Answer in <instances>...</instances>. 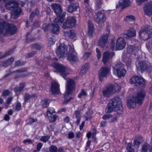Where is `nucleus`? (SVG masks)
Masks as SVG:
<instances>
[{
	"label": "nucleus",
	"instance_id": "nucleus-22",
	"mask_svg": "<svg viewBox=\"0 0 152 152\" xmlns=\"http://www.w3.org/2000/svg\"><path fill=\"white\" fill-rule=\"evenodd\" d=\"M51 7L56 15H58L62 12V10L61 6L57 4H52Z\"/></svg>",
	"mask_w": 152,
	"mask_h": 152
},
{
	"label": "nucleus",
	"instance_id": "nucleus-12",
	"mask_svg": "<svg viewBox=\"0 0 152 152\" xmlns=\"http://www.w3.org/2000/svg\"><path fill=\"white\" fill-rule=\"evenodd\" d=\"M126 42L123 38L122 37L118 38L116 42V50H122L124 48Z\"/></svg>",
	"mask_w": 152,
	"mask_h": 152
},
{
	"label": "nucleus",
	"instance_id": "nucleus-56",
	"mask_svg": "<svg viewBox=\"0 0 152 152\" xmlns=\"http://www.w3.org/2000/svg\"><path fill=\"white\" fill-rule=\"evenodd\" d=\"M75 53V50L74 48V47L73 45L69 46V51L68 53L69 54H74Z\"/></svg>",
	"mask_w": 152,
	"mask_h": 152
},
{
	"label": "nucleus",
	"instance_id": "nucleus-45",
	"mask_svg": "<svg viewBox=\"0 0 152 152\" xmlns=\"http://www.w3.org/2000/svg\"><path fill=\"white\" fill-rule=\"evenodd\" d=\"M127 152H134V149L132 147V144L129 143L126 147Z\"/></svg>",
	"mask_w": 152,
	"mask_h": 152
},
{
	"label": "nucleus",
	"instance_id": "nucleus-58",
	"mask_svg": "<svg viewBox=\"0 0 152 152\" xmlns=\"http://www.w3.org/2000/svg\"><path fill=\"white\" fill-rule=\"evenodd\" d=\"M125 62L126 65L128 66H129L131 65L132 63V59L130 58H128L125 60Z\"/></svg>",
	"mask_w": 152,
	"mask_h": 152
},
{
	"label": "nucleus",
	"instance_id": "nucleus-20",
	"mask_svg": "<svg viewBox=\"0 0 152 152\" xmlns=\"http://www.w3.org/2000/svg\"><path fill=\"white\" fill-rule=\"evenodd\" d=\"M140 49V48L137 46L129 45L128 46L127 51L130 54H135Z\"/></svg>",
	"mask_w": 152,
	"mask_h": 152
},
{
	"label": "nucleus",
	"instance_id": "nucleus-44",
	"mask_svg": "<svg viewBox=\"0 0 152 152\" xmlns=\"http://www.w3.org/2000/svg\"><path fill=\"white\" fill-rule=\"evenodd\" d=\"M50 138V136L49 135L44 136L41 137L40 140L44 142H46L49 138Z\"/></svg>",
	"mask_w": 152,
	"mask_h": 152
},
{
	"label": "nucleus",
	"instance_id": "nucleus-25",
	"mask_svg": "<svg viewBox=\"0 0 152 152\" xmlns=\"http://www.w3.org/2000/svg\"><path fill=\"white\" fill-rule=\"evenodd\" d=\"M78 7L77 3H72L68 6L66 10L69 12H72L76 10Z\"/></svg>",
	"mask_w": 152,
	"mask_h": 152
},
{
	"label": "nucleus",
	"instance_id": "nucleus-59",
	"mask_svg": "<svg viewBox=\"0 0 152 152\" xmlns=\"http://www.w3.org/2000/svg\"><path fill=\"white\" fill-rule=\"evenodd\" d=\"M102 4V2L101 0H97L96 1V7L98 9L99 8Z\"/></svg>",
	"mask_w": 152,
	"mask_h": 152
},
{
	"label": "nucleus",
	"instance_id": "nucleus-28",
	"mask_svg": "<svg viewBox=\"0 0 152 152\" xmlns=\"http://www.w3.org/2000/svg\"><path fill=\"white\" fill-rule=\"evenodd\" d=\"M136 103H137V102L133 97L127 101V106L130 108L134 107L136 106Z\"/></svg>",
	"mask_w": 152,
	"mask_h": 152
},
{
	"label": "nucleus",
	"instance_id": "nucleus-36",
	"mask_svg": "<svg viewBox=\"0 0 152 152\" xmlns=\"http://www.w3.org/2000/svg\"><path fill=\"white\" fill-rule=\"evenodd\" d=\"M75 114L74 116L77 119L76 122V124L77 125H78L80 123L81 119L80 112V111L77 110L75 111Z\"/></svg>",
	"mask_w": 152,
	"mask_h": 152
},
{
	"label": "nucleus",
	"instance_id": "nucleus-51",
	"mask_svg": "<svg viewBox=\"0 0 152 152\" xmlns=\"http://www.w3.org/2000/svg\"><path fill=\"white\" fill-rule=\"evenodd\" d=\"M112 117V115L111 114H106L103 115L102 118L104 120H106L111 118Z\"/></svg>",
	"mask_w": 152,
	"mask_h": 152
},
{
	"label": "nucleus",
	"instance_id": "nucleus-14",
	"mask_svg": "<svg viewBox=\"0 0 152 152\" xmlns=\"http://www.w3.org/2000/svg\"><path fill=\"white\" fill-rule=\"evenodd\" d=\"M96 15V17L95 18L96 22L99 24L103 23L106 19L104 13L99 11L97 12Z\"/></svg>",
	"mask_w": 152,
	"mask_h": 152
},
{
	"label": "nucleus",
	"instance_id": "nucleus-9",
	"mask_svg": "<svg viewBox=\"0 0 152 152\" xmlns=\"http://www.w3.org/2000/svg\"><path fill=\"white\" fill-rule=\"evenodd\" d=\"M145 96V91L142 89L138 91L133 97L137 102V103L139 105H140L142 103Z\"/></svg>",
	"mask_w": 152,
	"mask_h": 152
},
{
	"label": "nucleus",
	"instance_id": "nucleus-7",
	"mask_svg": "<svg viewBox=\"0 0 152 152\" xmlns=\"http://www.w3.org/2000/svg\"><path fill=\"white\" fill-rule=\"evenodd\" d=\"M76 23V20L74 16H69L66 19V21L62 26L64 29L72 28Z\"/></svg>",
	"mask_w": 152,
	"mask_h": 152
},
{
	"label": "nucleus",
	"instance_id": "nucleus-46",
	"mask_svg": "<svg viewBox=\"0 0 152 152\" xmlns=\"http://www.w3.org/2000/svg\"><path fill=\"white\" fill-rule=\"evenodd\" d=\"M55 113V110L52 107H50L49 108L47 112V116H50L49 115L51 116V114H53V113Z\"/></svg>",
	"mask_w": 152,
	"mask_h": 152
},
{
	"label": "nucleus",
	"instance_id": "nucleus-61",
	"mask_svg": "<svg viewBox=\"0 0 152 152\" xmlns=\"http://www.w3.org/2000/svg\"><path fill=\"white\" fill-rule=\"evenodd\" d=\"M40 24V22L38 20H36L33 23V26L37 28L39 26Z\"/></svg>",
	"mask_w": 152,
	"mask_h": 152
},
{
	"label": "nucleus",
	"instance_id": "nucleus-32",
	"mask_svg": "<svg viewBox=\"0 0 152 152\" xmlns=\"http://www.w3.org/2000/svg\"><path fill=\"white\" fill-rule=\"evenodd\" d=\"M130 1L129 0H120L119 1V6L124 8L130 5Z\"/></svg>",
	"mask_w": 152,
	"mask_h": 152
},
{
	"label": "nucleus",
	"instance_id": "nucleus-50",
	"mask_svg": "<svg viewBox=\"0 0 152 152\" xmlns=\"http://www.w3.org/2000/svg\"><path fill=\"white\" fill-rule=\"evenodd\" d=\"M50 152H57V147L54 145H52L49 148Z\"/></svg>",
	"mask_w": 152,
	"mask_h": 152
},
{
	"label": "nucleus",
	"instance_id": "nucleus-35",
	"mask_svg": "<svg viewBox=\"0 0 152 152\" xmlns=\"http://www.w3.org/2000/svg\"><path fill=\"white\" fill-rule=\"evenodd\" d=\"M26 84L25 83H21L20 84L19 87H16L14 88V91L16 93L20 92L23 90Z\"/></svg>",
	"mask_w": 152,
	"mask_h": 152
},
{
	"label": "nucleus",
	"instance_id": "nucleus-27",
	"mask_svg": "<svg viewBox=\"0 0 152 152\" xmlns=\"http://www.w3.org/2000/svg\"><path fill=\"white\" fill-rule=\"evenodd\" d=\"M67 60L72 63L77 61L78 60V58L74 54L68 53Z\"/></svg>",
	"mask_w": 152,
	"mask_h": 152
},
{
	"label": "nucleus",
	"instance_id": "nucleus-48",
	"mask_svg": "<svg viewBox=\"0 0 152 152\" xmlns=\"http://www.w3.org/2000/svg\"><path fill=\"white\" fill-rule=\"evenodd\" d=\"M87 96V93L86 92L84 89H82L81 92L78 94V97L79 98H80L83 96Z\"/></svg>",
	"mask_w": 152,
	"mask_h": 152
},
{
	"label": "nucleus",
	"instance_id": "nucleus-19",
	"mask_svg": "<svg viewBox=\"0 0 152 152\" xmlns=\"http://www.w3.org/2000/svg\"><path fill=\"white\" fill-rule=\"evenodd\" d=\"M115 53L114 52L109 53L107 52L104 53L103 55L102 61L104 64L109 61L110 58H111L114 56Z\"/></svg>",
	"mask_w": 152,
	"mask_h": 152
},
{
	"label": "nucleus",
	"instance_id": "nucleus-18",
	"mask_svg": "<svg viewBox=\"0 0 152 152\" xmlns=\"http://www.w3.org/2000/svg\"><path fill=\"white\" fill-rule=\"evenodd\" d=\"M143 9L145 15H151L152 14V2L147 3L144 6Z\"/></svg>",
	"mask_w": 152,
	"mask_h": 152
},
{
	"label": "nucleus",
	"instance_id": "nucleus-54",
	"mask_svg": "<svg viewBox=\"0 0 152 152\" xmlns=\"http://www.w3.org/2000/svg\"><path fill=\"white\" fill-rule=\"evenodd\" d=\"M10 94V92L9 90H6L4 91L2 94V95L4 96H9Z\"/></svg>",
	"mask_w": 152,
	"mask_h": 152
},
{
	"label": "nucleus",
	"instance_id": "nucleus-33",
	"mask_svg": "<svg viewBox=\"0 0 152 152\" xmlns=\"http://www.w3.org/2000/svg\"><path fill=\"white\" fill-rule=\"evenodd\" d=\"M110 87H111V90L113 93L118 91L121 89V86L118 84H115L114 85H110Z\"/></svg>",
	"mask_w": 152,
	"mask_h": 152
},
{
	"label": "nucleus",
	"instance_id": "nucleus-60",
	"mask_svg": "<svg viewBox=\"0 0 152 152\" xmlns=\"http://www.w3.org/2000/svg\"><path fill=\"white\" fill-rule=\"evenodd\" d=\"M49 26V24L48 23H45L43 24L42 27L45 31H46L48 30Z\"/></svg>",
	"mask_w": 152,
	"mask_h": 152
},
{
	"label": "nucleus",
	"instance_id": "nucleus-21",
	"mask_svg": "<svg viewBox=\"0 0 152 152\" xmlns=\"http://www.w3.org/2000/svg\"><path fill=\"white\" fill-rule=\"evenodd\" d=\"M121 68L120 69L117 70L113 71V73L115 75L118 76L119 77H124L126 73V71L124 69V67L121 66Z\"/></svg>",
	"mask_w": 152,
	"mask_h": 152
},
{
	"label": "nucleus",
	"instance_id": "nucleus-30",
	"mask_svg": "<svg viewBox=\"0 0 152 152\" xmlns=\"http://www.w3.org/2000/svg\"><path fill=\"white\" fill-rule=\"evenodd\" d=\"M111 87L109 86L106 89L102 91L103 95L105 97H108L109 95L113 94L112 91L111 90Z\"/></svg>",
	"mask_w": 152,
	"mask_h": 152
},
{
	"label": "nucleus",
	"instance_id": "nucleus-10",
	"mask_svg": "<svg viewBox=\"0 0 152 152\" xmlns=\"http://www.w3.org/2000/svg\"><path fill=\"white\" fill-rule=\"evenodd\" d=\"M110 69L108 67H102L98 72V76L99 80L102 82L104 77H106L109 74Z\"/></svg>",
	"mask_w": 152,
	"mask_h": 152
},
{
	"label": "nucleus",
	"instance_id": "nucleus-47",
	"mask_svg": "<svg viewBox=\"0 0 152 152\" xmlns=\"http://www.w3.org/2000/svg\"><path fill=\"white\" fill-rule=\"evenodd\" d=\"M141 143V140L138 139H135L134 140L133 145L135 147H137Z\"/></svg>",
	"mask_w": 152,
	"mask_h": 152
},
{
	"label": "nucleus",
	"instance_id": "nucleus-43",
	"mask_svg": "<svg viewBox=\"0 0 152 152\" xmlns=\"http://www.w3.org/2000/svg\"><path fill=\"white\" fill-rule=\"evenodd\" d=\"M149 145L147 143H145L142 146V151L141 152H147L148 149L150 148H148Z\"/></svg>",
	"mask_w": 152,
	"mask_h": 152
},
{
	"label": "nucleus",
	"instance_id": "nucleus-37",
	"mask_svg": "<svg viewBox=\"0 0 152 152\" xmlns=\"http://www.w3.org/2000/svg\"><path fill=\"white\" fill-rule=\"evenodd\" d=\"M9 149L11 151V152H25V150L22 149L20 148L16 147L15 148H13L10 147Z\"/></svg>",
	"mask_w": 152,
	"mask_h": 152
},
{
	"label": "nucleus",
	"instance_id": "nucleus-17",
	"mask_svg": "<svg viewBox=\"0 0 152 152\" xmlns=\"http://www.w3.org/2000/svg\"><path fill=\"white\" fill-rule=\"evenodd\" d=\"M150 66V64L147 61L140 62L137 66V69L139 71L142 72L149 68Z\"/></svg>",
	"mask_w": 152,
	"mask_h": 152
},
{
	"label": "nucleus",
	"instance_id": "nucleus-24",
	"mask_svg": "<svg viewBox=\"0 0 152 152\" xmlns=\"http://www.w3.org/2000/svg\"><path fill=\"white\" fill-rule=\"evenodd\" d=\"M89 68V64H86L83 65L81 67L80 71L79 72L80 76H82L87 72V71L88 69Z\"/></svg>",
	"mask_w": 152,
	"mask_h": 152
},
{
	"label": "nucleus",
	"instance_id": "nucleus-39",
	"mask_svg": "<svg viewBox=\"0 0 152 152\" xmlns=\"http://www.w3.org/2000/svg\"><path fill=\"white\" fill-rule=\"evenodd\" d=\"M68 36L71 39L75 40V38L76 36V34L74 31L71 30L68 33Z\"/></svg>",
	"mask_w": 152,
	"mask_h": 152
},
{
	"label": "nucleus",
	"instance_id": "nucleus-11",
	"mask_svg": "<svg viewBox=\"0 0 152 152\" xmlns=\"http://www.w3.org/2000/svg\"><path fill=\"white\" fill-rule=\"evenodd\" d=\"M67 46L64 44H60L56 50V53L59 58H62L66 52L67 50Z\"/></svg>",
	"mask_w": 152,
	"mask_h": 152
},
{
	"label": "nucleus",
	"instance_id": "nucleus-40",
	"mask_svg": "<svg viewBox=\"0 0 152 152\" xmlns=\"http://www.w3.org/2000/svg\"><path fill=\"white\" fill-rule=\"evenodd\" d=\"M50 102V100L45 99L42 101V105L43 107H46L49 105Z\"/></svg>",
	"mask_w": 152,
	"mask_h": 152
},
{
	"label": "nucleus",
	"instance_id": "nucleus-57",
	"mask_svg": "<svg viewBox=\"0 0 152 152\" xmlns=\"http://www.w3.org/2000/svg\"><path fill=\"white\" fill-rule=\"evenodd\" d=\"M91 55V52H85L83 56V57L85 59H87L88 58L90 57Z\"/></svg>",
	"mask_w": 152,
	"mask_h": 152
},
{
	"label": "nucleus",
	"instance_id": "nucleus-62",
	"mask_svg": "<svg viewBox=\"0 0 152 152\" xmlns=\"http://www.w3.org/2000/svg\"><path fill=\"white\" fill-rule=\"evenodd\" d=\"M96 51L97 53V57L98 59L100 58L101 56V54L100 51L99 49L96 48Z\"/></svg>",
	"mask_w": 152,
	"mask_h": 152
},
{
	"label": "nucleus",
	"instance_id": "nucleus-1",
	"mask_svg": "<svg viewBox=\"0 0 152 152\" xmlns=\"http://www.w3.org/2000/svg\"><path fill=\"white\" fill-rule=\"evenodd\" d=\"M122 102L120 99L118 97L110 99L109 102L106 109L107 113H110L113 111L115 112V114L121 115L123 113Z\"/></svg>",
	"mask_w": 152,
	"mask_h": 152
},
{
	"label": "nucleus",
	"instance_id": "nucleus-2",
	"mask_svg": "<svg viewBox=\"0 0 152 152\" xmlns=\"http://www.w3.org/2000/svg\"><path fill=\"white\" fill-rule=\"evenodd\" d=\"M17 28L13 24L7 23L2 19H0V33L4 35H12L15 33Z\"/></svg>",
	"mask_w": 152,
	"mask_h": 152
},
{
	"label": "nucleus",
	"instance_id": "nucleus-15",
	"mask_svg": "<svg viewBox=\"0 0 152 152\" xmlns=\"http://www.w3.org/2000/svg\"><path fill=\"white\" fill-rule=\"evenodd\" d=\"M59 85L55 81L53 80L51 83L50 92L53 94H58L60 91Z\"/></svg>",
	"mask_w": 152,
	"mask_h": 152
},
{
	"label": "nucleus",
	"instance_id": "nucleus-55",
	"mask_svg": "<svg viewBox=\"0 0 152 152\" xmlns=\"http://www.w3.org/2000/svg\"><path fill=\"white\" fill-rule=\"evenodd\" d=\"M32 49H39L40 48V46L37 44H33L31 45Z\"/></svg>",
	"mask_w": 152,
	"mask_h": 152
},
{
	"label": "nucleus",
	"instance_id": "nucleus-8",
	"mask_svg": "<svg viewBox=\"0 0 152 152\" xmlns=\"http://www.w3.org/2000/svg\"><path fill=\"white\" fill-rule=\"evenodd\" d=\"M53 67L56 69L60 75L64 77L68 74V73L66 71V68L63 65L57 63L53 64Z\"/></svg>",
	"mask_w": 152,
	"mask_h": 152
},
{
	"label": "nucleus",
	"instance_id": "nucleus-64",
	"mask_svg": "<svg viewBox=\"0 0 152 152\" xmlns=\"http://www.w3.org/2000/svg\"><path fill=\"white\" fill-rule=\"evenodd\" d=\"M12 99L13 97L11 96L10 97L8 98L6 102L8 105H9L10 104Z\"/></svg>",
	"mask_w": 152,
	"mask_h": 152
},
{
	"label": "nucleus",
	"instance_id": "nucleus-13",
	"mask_svg": "<svg viewBox=\"0 0 152 152\" xmlns=\"http://www.w3.org/2000/svg\"><path fill=\"white\" fill-rule=\"evenodd\" d=\"M136 34V33L135 29L132 28H131L124 32L123 33V36L125 38L129 39L134 37Z\"/></svg>",
	"mask_w": 152,
	"mask_h": 152
},
{
	"label": "nucleus",
	"instance_id": "nucleus-49",
	"mask_svg": "<svg viewBox=\"0 0 152 152\" xmlns=\"http://www.w3.org/2000/svg\"><path fill=\"white\" fill-rule=\"evenodd\" d=\"M24 64V62L18 60L15 62L14 65L15 66L19 67L20 66L23 65Z\"/></svg>",
	"mask_w": 152,
	"mask_h": 152
},
{
	"label": "nucleus",
	"instance_id": "nucleus-16",
	"mask_svg": "<svg viewBox=\"0 0 152 152\" xmlns=\"http://www.w3.org/2000/svg\"><path fill=\"white\" fill-rule=\"evenodd\" d=\"M108 34H106L102 36L99 38L98 43V45L102 48H104L107 44Z\"/></svg>",
	"mask_w": 152,
	"mask_h": 152
},
{
	"label": "nucleus",
	"instance_id": "nucleus-34",
	"mask_svg": "<svg viewBox=\"0 0 152 152\" xmlns=\"http://www.w3.org/2000/svg\"><path fill=\"white\" fill-rule=\"evenodd\" d=\"M88 35L89 37L91 36L94 31L93 25L91 22L89 21L88 22Z\"/></svg>",
	"mask_w": 152,
	"mask_h": 152
},
{
	"label": "nucleus",
	"instance_id": "nucleus-41",
	"mask_svg": "<svg viewBox=\"0 0 152 152\" xmlns=\"http://www.w3.org/2000/svg\"><path fill=\"white\" fill-rule=\"evenodd\" d=\"M49 115L50 116V115ZM48 117L50 119V122L51 123L54 122L57 118V116L56 115L51 114L50 116Z\"/></svg>",
	"mask_w": 152,
	"mask_h": 152
},
{
	"label": "nucleus",
	"instance_id": "nucleus-3",
	"mask_svg": "<svg viewBox=\"0 0 152 152\" xmlns=\"http://www.w3.org/2000/svg\"><path fill=\"white\" fill-rule=\"evenodd\" d=\"M19 4L15 1H11L7 2L5 4L6 8L11 10V17L15 19L18 17L21 12V9L18 7Z\"/></svg>",
	"mask_w": 152,
	"mask_h": 152
},
{
	"label": "nucleus",
	"instance_id": "nucleus-53",
	"mask_svg": "<svg viewBox=\"0 0 152 152\" xmlns=\"http://www.w3.org/2000/svg\"><path fill=\"white\" fill-rule=\"evenodd\" d=\"M36 51H33L28 53L26 55V57L27 58L31 57L34 56L36 53Z\"/></svg>",
	"mask_w": 152,
	"mask_h": 152
},
{
	"label": "nucleus",
	"instance_id": "nucleus-38",
	"mask_svg": "<svg viewBox=\"0 0 152 152\" xmlns=\"http://www.w3.org/2000/svg\"><path fill=\"white\" fill-rule=\"evenodd\" d=\"M121 66L124 67V65L121 62L117 63L115 64L114 66H113V71L117 70L120 69L121 68Z\"/></svg>",
	"mask_w": 152,
	"mask_h": 152
},
{
	"label": "nucleus",
	"instance_id": "nucleus-26",
	"mask_svg": "<svg viewBox=\"0 0 152 152\" xmlns=\"http://www.w3.org/2000/svg\"><path fill=\"white\" fill-rule=\"evenodd\" d=\"M66 13L65 12L63 13L62 15L58 16L54 20L55 23L58 24H61L64 22L65 19V16Z\"/></svg>",
	"mask_w": 152,
	"mask_h": 152
},
{
	"label": "nucleus",
	"instance_id": "nucleus-31",
	"mask_svg": "<svg viewBox=\"0 0 152 152\" xmlns=\"http://www.w3.org/2000/svg\"><path fill=\"white\" fill-rule=\"evenodd\" d=\"M36 96L35 94L30 95L28 93H25L24 95V102H29L30 99L32 97H35Z\"/></svg>",
	"mask_w": 152,
	"mask_h": 152
},
{
	"label": "nucleus",
	"instance_id": "nucleus-42",
	"mask_svg": "<svg viewBox=\"0 0 152 152\" xmlns=\"http://www.w3.org/2000/svg\"><path fill=\"white\" fill-rule=\"evenodd\" d=\"M135 19V18L134 16L132 15H129L126 17L125 20L126 22L128 21H134Z\"/></svg>",
	"mask_w": 152,
	"mask_h": 152
},
{
	"label": "nucleus",
	"instance_id": "nucleus-23",
	"mask_svg": "<svg viewBox=\"0 0 152 152\" xmlns=\"http://www.w3.org/2000/svg\"><path fill=\"white\" fill-rule=\"evenodd\" d=\"M49 28L52 33L58 34L60 30V28L57 24L52 23L49 26Z\"/></svg>",
	"mask_w": 152,
	"mask_h": 152
},
{
	"label": "nucleus",
	"instance_id": "nucleus-4",
	"mask_svg": "<svg viewBox=\"0 0 152 152\" xmlns=\"http://www.w3.org/2000/svg\"><path fill=\"white\" fill-rule=\"evenodd\" d=\"M152 34V28L148 25H145L142 27L139 31V36L142 39L146 40Z\"/></svg>",
	"mask_w": 152,
	"mask_h": 152
},
{
	"label": "nucleus",
	"instance_id": "nucleus-52",
	"mask_svg": "<svg viewBox=\"0 0 152 152\" xmlns=\"http://www.w3.org/2000/svg\"><path fill=\"white\" fill-rule=\"evenodd\" d=\"M13 51V50L12 49H11V50H10L7 52L4 55H3L1 56V58H4V57H6V56H8L10 55L12 53Z\"/></svg>",
	"mask_w": 152,
	"mask_h": 152
},
{
	"label": "nucleus",
	"instance_id": "nucleus-29",
	"mask_svg": "<svg viewBox=\"0 0 152 152\" xmlns=\"http://www.w3.org/2000/svg\"><path fill=\"white\" fill-rule=\"evenodd\" d=\"M14 61V58L13 57H11L5 62H3L0 61V66H2L4 67H7L12 64Z\"/></svg>",
	"mask_w": 152,
	"mask_h": 152
},
{
	"label": "nucleus",
	"instance_id": "nucleus-63",
	"mask_svg": "<svg viewBox=\"0 0 152 152\" xmlns=\"http://www.w3.org/2000/svg\"><path fill=\"white\" fill-rule=\"evenodd\" d=\"M21 107V104L20 102H18L16 106L15 110L19 111L20 110Z\"/></svg>",
	"mask_w": 152,
	"mask_h": 152
},
{
	"label": "nucleus",
	"instance_id": "nucleus-5",
	"mask_svg": "<svg viewBox=\"0 0 152 152\" xmlns=\"http://www.w3.org/2000/svg\"><path fill=\"white\" fill-rule=\"evenodd\" d=\"M132 84H134L135 86L139 87H144L145 86V83L144 79L141 77L133 76L130 79Z\"/></svg>",
	"mask_w": 152,
	"mask_h": 152
},
{
	"label": "nucleus",
	"instance_id": "nucleus-6",
	"mask_svg": "<svg viewBox=\"0 0 152 152\" xmlns=\"http://www.w3.org/2000/svg\"><path fill=\"white\" fill-rule=\"evenodd\" d=\"M75 84L74 80L71 79H69L67 81L66 86V90L64 94L65 98H67L68 96L71 94L72 91L75 87Z\"/></svg>",
	"mask_w": 152,
	"mask_h": 152
}]
</instances>
